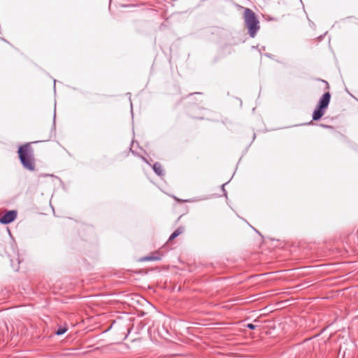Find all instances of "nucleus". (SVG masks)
<instances>
[{"label":"nucleus","mask_w":358,"mask_h":358,"mask_svg":"<svg viewBox=\"0 0 358 358\" xmlns=\"http://www.w3.org/2000/svg\"><path fill=\"white\" fill-rule=\"evenodd\" d=\"M19 159L23 167L30 171L35 170L34 150L29 143L18 148Z\"/></svg>","instance_id":"f257e3e1"},{"label":"nucleus","mask_w":358,"mask_h":358,"mask_svg":"<svg viewBox=\"0 0 358 358\" xmlns=\"http://www.w3.org/2000/svg\"><path fill=\"white\" fill-rule=\"evenodd\" d=\"M244 21L250 37L254 38L260 29L259 21L255 13L250 8L244 10Z\"/></svg>","instance_id":"f03ea898"},{"label":"nucleus","mask_w":358,"mask_h":358,"mask_svg":"<svg viewBox=\"0 0 358 358\" xmlns=\"http://www.w3.org/2000/svg\"><path fill=\"white\" fill-rule=\"evenodd\" d=\"M331 94L329 92H325L320 99L318 104L313 113V120L316 121L320 120L325 113L330 102Z\"/></svg>","instance_id":"7ed1b4c3"},{"label":"nucleus","mask_w":358,"mask_h":358,"mask_svg":"<svg viewBox=\"0 0 358 358\" xmlns=\"http://www.w3.org/2000/svg\"><path fill=\"white\" fill-rule=\"evenodd\" d=\"M17 217L16 210H9L6 212L1 218L0 222L3 224H7L15 220Z\"/></svg>","instance_id":"20e7f679"},{"label":"nucleus","mask_w":358,"mask_h":358,"mask_svg":"<svg viewBox=\"0 0 358 358\" xmlns=\"http://www.w3.org/2000/svg\"><path fill=\"white\" fill-rule=\"evenodd\" d=\"M152 169H153L154 172L157 176H162L164 175V171H163V169H162V166L161 165L160 163H159V162L155 163L153 166H152Z\"/></svg>","instance_id":"39448f33"},{"label":"nucleus","mask_w":358,"mask_h":358,"mask_svg":"<svg viewBox=\"0 0 358 358\" xmlns=\"http://www.w3.org/2000/svg\"><path fill=\"white\" fill-rule=\"evenodd\" d=\"M183 228L179 227L176 231H174L172 234L170 236L169 241H172L180 235L183 232Z\"/></svg>","instance_id":"423d86ee"},{"label":"nucleus","mask_w":358,"mask_h":358,"mask_svg":"<svg viewBox=\"0 0 358 358\" xmlns=\"http://www.w3.org/2000/svg\"><path fill=\"white\" fill-rule=\"evenodd\" d=\"M67 331V328L60 327L55 332L58 336L64 334Z\"/></svg>","instance_id":"0eeeda50"},{"label":"nucleus","mask_w":358,"mask_h":358,"mask_svg":"<svg viewBox=\"0 0 358 358\" xmlns=\"http://www.w3.org/2000/svg\"><path fill=\"white\" fill-rule=\"evenodd\" d=\"M145 260H148V261H152V260H156V259H158V258L157 257H146L145 258Z\"/></svg>","instance_id":"6e6552de"},{"label":"nucleus","mask_w":358,"mask_h":358,"mask_svg":"<svg viewBox=\"0 0 358 358\" xmlns=\"http://www.w3.org/2000/svg\"><path fill=\"white\" fill-rule=\"evenodd\" d=\"M247 327L250 329H255L256 328V326L254 325L253 324L250 323L247 324Z\"/></svg>","instance_id":"1a4fd4ad"},{"label":"nucleus","mask_w":358,"mask_h":358,"mask_svg":"<svg viewBox=\"0 0 358 358\" xmlns=\"http://www.w3.org/2000/svg\"><path fill=\"white\" fill-rule=\"evenodd\" d=\"M226 185V184H224V185H222V188L223 191H224V185Z\"/></svg>","instance_id":"9d476101"}]
</instances>
